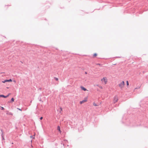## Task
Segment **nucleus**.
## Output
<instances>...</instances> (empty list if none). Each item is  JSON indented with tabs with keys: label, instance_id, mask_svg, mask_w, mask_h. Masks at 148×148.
Listing matches in <instances>:
<instances>
[{
	"label": "nucleus",
	"instance_id": "f257e3e1",
	"mask_svg": "<svg viewBox=\"0 0 148 148\" xmlns=\"http://www.w3.org/2000/svg\"><path fill=\"white\" fill-rule=\"evenodd\" d=\"M68 141L67 140H64L63 141L61 142V144H62L64 148H66V147H68L69 145L68 144Z\"/></svg>",
	"mask_w": 148,
	"mask_h": 148
},
{
	"label": "nucleus",
	"instance_id": "f03ea898",
	"mask_svg": "<svg viewBox=\"0 0 148 148\" xmlns=\"http://www.w3.org/2000/svg\"><path fill=\"white\" fill-rule=\"evenodd\" d=\"M88 100V97H86L84 98V100H82V101H81L79 102V103L81 104H82L83 103H84L87 101Z\"/></svg>",
	"mask_w": 148,
	"mask_h": 148
},
{
	"label": "nucleus",
	"instance_id": "7ed1b4c3",
	"mask_svg": "<svg viewBox=\"0 0 148 148\" xmlns=\"http://www.w3.org/2000/svg\"><path fill=\"white\" fill-rule=\"evenodd\" d=\"M101 80L102 82H104L105 84H106L107 82V79L106 77H103V79H101Z\"/></svg>",
	"mask_w": 148,
	"mask_h": 148
},
{
	"label": "nucleus",
	"instance_id": "20e7f679",
	"mask_svg": "<svg viewBox=\"0 0 148 148\" xmlns=\"http://www.w3.org/2000/svg\"><path fill=\"white\" fill-rule=\"evenodd\" d=\"M118 100V98L117 96H115L114 98V99L113 100V103H115L116 102H117Z\"/></svg>",
	"mask_w": 148,
	"mask_h": 148
},
{
	"label": "nucleus",
	"instance_id": "39448f33",
	"mask_svg": "<svg viewBox=\"0 0 148 148\" xmlns=\"http://www.w3.org/2000/svg\"><path fill=\"white\" fill-rule=\"evenodd\" d=\"M119 86L121 88H123L124 86V82L123 81L119 85Z\"/></svg>",
	"mask_w": 148,
	"mask_h": 148
},
{
	"label": "nucleus",
	"instance_id": "423d86ee",
	"mask_svg": "<svg viewBox=\"0 0 148 148\" xmlns=\"http://www.w3.org/2000/svg\"><path fill=\"white\" fill-rule=\"evenodd\" d=\"M12 81V80L11 79H5L3 81H2V82L3 83H5L6 82H11Z\"/></svg>",
	"mask_w": 148,
	"mask_h": 148
},
{
	"label": "nucleus",
	"instance_id": "0eeeda50",
	"mask_svg": "<svg viewBox=\"0 0 148 148\" xmlns=\"http://www.w3.org/2000/svg\"><path fill=\"white\" fill-rule=\"evenodd\" d=\"M10 94H8L7 95H6V96H5L3 95H0V97H3L4 98H6V97H8L10 95Z\"/></svg>",
	"mask_w": 148,
	"mask_h": 148
},
{
	"label": "nucleus",
	"instance_id": "6e6552de",
	"mask_svg": "<svg viewBox=\"0 0 148 148\" xmlns=\"http://www.w3.org/2000/svg\"><path fill=\"white\" fill-rule=\"evenodd\" d=\"M80 88L82 90H83L84 91H86V90H87L86 88H85L84 87H83L82 86H80Z\"/></svg>",
	"mask_w": 148,
	"mask_h": 148
},
{
	"label": "nucleus",
	"instance_id": "1a4fd4ad",
	"mask_svg": "<svg viewBox=\"0 0 148 148\" xmlns=\"http://www.w3.org/2000/svg\"><path fill=\"white\" fill-rule=\"evenodd\" d=\"M57 130L59 131L60 133H61V131L60 130V127L59 126H58L57 127Z\"/></svg>",
	"mask_w": 148,
	"mask_h": 148
},
{
	"label": "nucleus",
	"instance_id": "9d476101",
	"mask_svg": "<svg viewBox=\"0 0 148 148\" xmlns=\"http://www.w3.org/2000/svg\"><path fill=\"white\" fill-rule=\"evenodd\" d=\"M1 132H2L1 136V137L2 138L3 140L4 139V138H3V132L2 130H1Z\"/></svg>",
	"mask_w": 148,
	"mask_h": 148
},
{
	"label": "nucleus",
	"instance_id": "9b49d317",
	"mask_svg": "<svg viewBox=\"0 0 148 148\" xmlns=\"http://www.w3.org/2000/svg\"><path fill=\"white\" fill-rule=\"evenodd\" d=\"M14 99L13 98H12L11 99V100L10 101H9V103H12L14 101Z\"/></svg>",
	"mask_w": 148,
	"mask_h": 148
},
{
	"label": "nucleus",
	"instance_id": "f8f14e48",
	"mask_svg": "<svg viewBox=\"0 0 148 148\" xmlns=\"http://www.w3.org/2000/svg\"><path fill=\"white\" fill-rule=\"evenodd\" d=\"M6 114H7L9 115H13V114L11 112H9L8 111L7 112Z\"/></svg>",
	"mask_w": 148,
	"mask_h": 148
},
{
	"label": "nucleus",
	"instance_id": "ddd939ff",
	"mask_svg": "<svg viewBox=\"0 0 148 148\" xmlns=\"http://www.w3.org/2000/svg\"><path fill=\"white\" fill-rule=\"evenodd\" d=\"M140 88V87H136V88H135V89H134V92H136V90H136V89H139V88Z\"/></svg>",
	"mask_w": 148,
	"mask_h": 148
},
{
	"label": "nucleus",
	"instance_id": "4468645a",
	"mask_svg": "<svg viewBox=\"0 0 148 148\" xmlns=\"http://www.w3.org/2000/svg\"><path fill=\"white\" fill-rule=\"evenodd\" d=\"M93 105L95 106H98V105H97V104L95 103V102H94L93 103Z\"/></svg>",
	"mask_w": 148,
	"mask_h": 148
},
{
	"label": "nucleus",
	"instance_id": "2eb2a0df",
	"mask_svg": "<svg viewBox=\"0 0 148 148\" xmlns=\"http://www.w3.org/2000/svg\"><path fill=\"white\" fill-rule=\"evenodd\" d=\"M126 83H127V86H128L129 84V82H128V81H126Z\"/></svg>",
	"mask_w": 148,
	"mask_h": 148
},
{
	"label": "nucleus",
	"instance_id": "dca6fc26",
	"mask_svg": "<svg viewBox=\"0 0 148 148\" xmlns=\"http://www.w3.org/2000/svg\"><path fill=\"white\" fill-rule=\"evenodd\" d=\"M97 56V54L96 53H95L93 55V56L95 57Z\"/></svg>",
	"mask_w": 148,
	"mask_h": 148
},
{
	"label": "nucleus",
	"instance_id": "f3484780",
	"mask_svg": "<svg viewBox=\"0 0 148 148\" xmlns=\"http://www.w3.org/2000/svg\"><path fill=\"white\" fill-rule=\"evenodd\" d=\"M1 110H4V108L3 107H1Z\"/></svg>",
	"mask_w": 148,
	"mask_h": 148
},
{
	"label": "nucleus",
	"instance_id": "a211bd4d",
	"mask_svg": "<svg viewBox=\"0 0 148 148\" xmlns=\"http://www.w3.org/2000/svg\"><path fill=\"white\" fill-rule=\"evenodd\" d=\"M38 99L40 101H41V98L39 97Z\"/></svg>",
	"mask_w": 148,
	"mask_h": 148
},
{
	"label": "nucleus",
	"instance_id": "6ab92c4d",
	"mask_svg": "<svg viewBox=\"0 0 148 148\" xmlns=\"http://www.w3.org/2000/svg\"><path fill=\"white\" fill-rule=\"evenodd\" d=\"M43 119V117H40V119L41 120H42Z\"/></svg>",
	"mask_w": 148,
	"mask_h": 148
},
{
	"label": "nucleus",
	"instance_id": "aec40b11",
	"mask_svg": "<svg viewBox=\"0 0 148 148\" xmlns=\"http://www.w3.org/2000/svg\"><path fill=\"white\" fill-rule=\"evenodd\" d=\"M17 109L19 110H20L22 111L21 109H20L19 108H17Z\"/></svg>",
	"mask_w": 148,
	"mask_h": 148
},
{
	"label": "nucleus",
	"instance_id": "412c9836",
	"mask_svg": "<svg viewBox=\"0 0 148 148\" xmlns=\"http://www.w3.org/2000/svg\"><path fill=\"white\" fill-rule=\"evenodd\" d=\"M55 79L57 81L58 80V78H56V77H55Z\"/></svg>",
	"mask_w": 148,
	"mask_h": 148
},
{
	"label": "nucleus",
	"instance_id": "4be33fe9",
	"mask_svg": "<svg viewBox=\"0 0 148 148\" xmlns=\"http://www.w3.org/2000/svg\"><path fill=\"white\" fill-rule=\"evenodd\" d=\"M99 87L101 88H102V87L101 86H99Z\"/></svg>",
	"mask_w": 148,
	"mask_h": 148
},
{
	"label": "nucleus",
	"instance_id": "5701e85b",
	"mask_svg": "<svg viewBox=\"0 0 148 148\" xmlns=\"http://www.w3.org/2000/svg\"><path fill=\"white\" fill-rule=\"evenodd\" d=\"M85 74H87V72H85Z\"/></svg>",
	"mask_w": 148,
	"mask_h": 148
},
{
	"label": "nucleus",
	"instance_id": "b1692460",
	"mask_svg": "<svg viewBox=\"0 0 148 148\" xmlns=\"http://www.w3.org/2000/svg\"><path fill=\"white\" fill-rule=\"evenodd\" d=\"M127 94L128 95L129 94V93H127V94H126V95L127 96Z\"/></svg>",
	"mask_w": 148,
	"mask_h": 148
},
{
	"label": "nucleus",
	"instance_id": "393cba45",
	"mask_svg": "<svg viewBox=\"0 0 148 148\" xmlns=\"http://www.w3.org/2000/svg\"><path fill=\"white\" fill-rule=\"evenodd\" d=\"M60 108L61 110H62V108Z\"/></svg>",
	"mask_w": 148,
	"mask_h": 148
},
{
	"label": "nucleus",
	"instance_id": "a878e982",
	"mask_svg": "<svg viewBox=\"0 0 148 148\" xmlns=\"http://www.w3.org/2000/svg\"><path fill=\"white\" fill-rule=\"evenodd\" d=\"M98 64L99 65H100V64Z\"/></svg>",
	"mask_w": 148,
	"mask_h": 148
}]
</instances>
